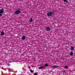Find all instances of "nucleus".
Wrapping results in <instances>:
<instances>
[{
	"instance_id": "nucleus-1",
	"label": "nucleus",
	"mask_w": 75,
	"mask_h": 75,
	"mask_svg": "<svg viewBox=\"0 0 75 75\" xmlns=\"http://www.w3.org/2000/svg\"><path fill=\"white\" fill-rule=\"evenodd\" d=\"M21 12L19 10H17L15 12V14H19Z\"/></svg>"
},
{
	"instance_id": "nucleus-2",
	"label": "nucleus",
	"mask_w": 75,
	"mask_h": 75,
	"mask_svg": "<svg viewBox=\"0 0 75 75\" xmlns=\"http://www.w3.org/2000/svg\"><path fill=\"white\" fill-rule=\"evenodd\" d=\"M47 15L48 16H51V15H52V12H49L47 13Z\"/></svg>"
},
{
	"instance_id": "nucleus-3",
	"label": "nucleus",
	"mask_w": 75,
	"mask_h": 75,
	"mask_svg": "<svg viewBox=\"0 0 75 75\" xmlns=\"http://www.w3.org/2000/svg\"><path fill=\"white\" fill-rule=\"evenodd\" d=\"M4 9H1L0 10V13L2 14L4 12Z\"/></svg>"
},
{
	"instance_id": "nucleus-4",
	"label": "nucleus",
	"mask_w": 75,
	"mask_h": 75,
	"mask_svg": "<svg viewBox=\"0 0 75 75\" xmlns=\"http://www.w3.org/2000/svg\"><path fill=\"white\" fill-rule=\"evenodd\" d=\"M1 34L2 35H4V32L3 31L1 33Z\"/></svg>"
},
{
	"instance_id": "nucleus-5",
	"label": "nucleus",
	"mask_w": 75,
	"mask_h": 75,
	"mask_svg": "<svg viewBox=\"0 0 75 75\" xmlns=\"http://www.w3.org/2000/svg\"><path fill=\"white\" fill-rule=\"evenodd\" d=\"M71 50H74V47H73V46H71Z\"/></svg>"
},
{
	"instance_id": "nucleus-6",
	"label": "nucleus",
	"mask_w": 75,
	"mask_h": 75,
	"mask_svg": "<svg viewBox=\"0 0 75 75\" xmlns=\"http://www.w3.org/2000/svg\"><path fill=\"white\" fill-rule=\"evenodd\" d=\"M46 30L47 31H48L49 30H50V28L49 27H47Z\"/></svg>"
},
{
	"instance_id": "nucleus-7",
	"label": "nucleus",
	"mask_w": 75,
	"mask_h": 75,
	"mask_svg": "<svg viewBox=\"0 0 75 75\" xmlns=\"http://www.w3.org/2000/svg\"><path fill=\"white\" fill-rule=\"evenodd\" d=\"M22 38L23 40H25V36H23L22 37Z\"/></svg>"
},
{
	"instance_id": "nucleus-8",
	"label": "nucleus",
	"mask_w": 75,
	"mask_h": 75,
	"mask_svg": "<svg viewBox=\"0 0 75 75\" xmlns=\"http://www.w3.org/2000/svg\"><path fill=\"white\" fill-rule=\"evenodd\" d=\"M73 55V52H70V55H71V56H72V55Z\"/></svg>"
},
{
	"instance_id": "nucleus-9",
	"label": "nucleus",
	"mask_w": 75,
	"mask_h": 75,
	"mask_svg": "<svg viewBox=\"0 0 75 75\" xmlns=\"http://www.w3.org/2000/svg\"><path fill=\"white\" fill-rule=\"evenodd\" d=\"M43 67H40L38 68V69H42V68H43Z\"/></svg>"
},
{
	"instance_id": "nucleus-10",
	"label": "nucleus",
	"mask_w": 75,
	"mask_h": 75,
	"mask_svg": "<svg viewBox=\"0 0 75 75\" xmlns=\"http://www.w3.org/2000/svg\"><path fill=\"white\" fill-rule=\"evenodd\" d=\"M58 67V66H54L53 67V68H57Z\"/></svg>"
},
{
	"instance_id": "nucleus-11",
	"label": "nucleus",
	"mask_w": 75,
	"mask_h": 75,
	"mask_svg": "<svg viewBox=\"0 0 75 75\" xmlns=\"http://www.w3.org/2000/svg\"><path fill=\"white\" fill-rule=\"evenodd\" d=\"M63 1H64V2H65V3H68L67 0H63Z\"/></svg>"
},
{
	"instance_id": "nucleus-12",
	"label": "nucleus",
	"mask_w": 75,
	"mask_h": 75,
	"mask_svg": "<svg viewBox=\"0 0 75 75\" xmlns=\"http://www.w3.org/2000/svg\"><path fill=\"white\" fill-rule=\"evenodd\" d=\"M30 71L31 72V73H33V72H34V71L32 70V69H30Z\"/></svg>"
},
{
	"instance_id": "nucleus-13",
	"label": "nucleus",
	"mask_w": 75,
	"mask_h": 75,
	"mask_svg": "<svg viewBox=\"0 0 75 75\" xmlns=\"http://www.w3.org/2000/svg\"><path fill=\"white\" fill-rule=\"evenodd\" d=\"M33 21V19L32 18H31L30 20V22H32Z\"/></svg>"
},
{
	"instance_id": "nucleus-14",
	"label": "nucleus",
	"mask_w": 75,
	"mask_h": 75,
	"mask_svg": "<svg viewBox=\"0 0 75 75\" xmlns=\"http://www.w3.org/2000/svg\"><path fill=\"white\" fill-rule=\"evenodd\" d=\"M65 68L66 69H67L68 68V66H65Z\"/></svg>"
},
{
	"instance_id": "nucleus-15",
	"label": "nucleus",
	"mask_w": 75,
	"mask_h": 75,
	"mask_svg": "<svg viewBox=\"0 0 75 75\" xmlns=\"http://www.w3.org/2000/svg\"><path fill=\"white\" fill-rule=\"evenodd\" d=\"M45 67H48V64H45Z\"/></svg>"
},
{
	"instance_id": "nucleus-16",
	"label": "nucleus",
	"mask_w": 75,
	"mask_h": 75,
	"mask_svg": "<svg viewBox=\"0 0 75 75\" xmlns=\"http://www.w3.org/2000/svg\"><path fill=\"white\" fill-rule=\"evenodd\" d=\"M34 75H38V74H37V73H35L34 74Z\"/></svg>"
},
{
	"instance_id": "nucleus-17",
	"label": "nucleus",
	"mask_w": 75,
	"mask_h": 75,
	"mask_svg": "<svg viewBox=\"0 0 75 75\" xmlns=\"http://www.w3.org/2000/svg\"><path fill=\"white\" fill-rule=\"evenodd\" d=\"M2 15H3V14H0V17H1V16H2Z\"/></svg>"
},
{
	"instance_id": "nucleus-18",
	"label": "nucleus",
	"mask_w": 75,
	"mask_h": 75,
	"mask_svg": "<svg viewBox=\"0 0 75 75\" xmlns=\"http://www.w3.org/2000/svg\"><path fill=\"white\" fill-rule=\"evenodd\" d=\"M38 51L39 52H41V50H38Z\"/></svg>"
},
{
	"instance_id": "nucleus-19",
	"label": "nucleus",
	"mask_w": 75,
	"mask_h": 75,
	"mask_svg": "<svg viewBox=\"0 0 75 75\" xmlns=\"http://www.w3.org/2000/svg\"><path fill=\"white\" fill-rule=\"evenodd\" d=\"M63 72L64 73H65V70H63Z\"/></svg>"
},
{
	"instance_id": "nucleus-20",
	"label": "nucleus",
	"mask_w": 75,
	"mask_h": 75,
	"mask_svg": "<svg viewBox=\"0 0 75 75\" xmlns=\"http://www.w3.org/2000/svg\"><path fill=\"white\" fill-rule=\"evenodd\" d=\"M8 65L9 66V65H10V64H8Z\"/></svg>"
},
{
	"instance_id": "nucleus-21",
	"label": "nucleus",
	"mask_w": 75,
	"mask_h": 75,
	"mask_svg": "<svg viewBox=\"0 0 75 75\" xmlns=\"http://www.w3.org/2000/svg\"><path fill=\"white\" fill-rule=\"evenodd\" d=\"M21 0V1H22V0Z\"/></svg>"
},
{
	"instance_id": "nucleus-22",
	"label": "nucleus",
	"mask_w": 75,
	"mask_h": 75,
	"mask_svg": "<svg viewBox=\"0 0 75 75\" xmlns=\"http://www.w3.org/2000/svg\"><path fill=\"white\" fill-rule=\"evenodd\" d=\"M8 70H9V69H8Z\"/></svg>"
}]
</instances>
